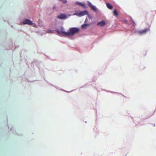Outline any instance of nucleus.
Segmentation results:
<instances>
[{
  "mask_svg": "<svg viewBox=\"0 0 156 156\" xmlns=\"http://www.w3.org/2000/svg\"><path fill=\"white\" fill-rule=\"evenodd\" d=\"M114 15L116 16H117L118 15V13L116 9L114 10L113 11Z\"/></svg>",
  "mask_w": 156,
  "mask_h": 156,
  "instance_id": "9",
  "label": "nucleus"
},
{
  "mask_svg": "<svg viewBox=\"0 0 156 156\" xmlns=\"http://www.w3.org/2000/svg\"><path fill=\"white\" fill-rule=\"evenodd\" d=\"M79 31V29L76 27H72L70 28L67 32L62 31L63 34L66 36H72L75 34L78 33Z\"/></svg>",
  "mask_w": 156,
  "mask_h": 156,
  "instance_id": "1",
  "label": "nucleus"
},
{
  "mask_svg": "<svg viewBox=\"0 0 156 156\" xmlns=\"http://www.w3.org/2000/svg\"><path fill=\"white\" fill-rule=\"evenodd\" d=\"M106 6L107 8L110 9H113V6L109 3L106 4Z\"/></svg>",
  "mask_w": 156,
  "mask_h": 156,
  "instance_id": "7",
  "label": "nucleus"
},
{
  "mask_svg": "<svg viewBox=\"0 0 156 156\" xmlns=\"http://www.w3.org/2000/svg\"><path fill=\"white\" fill-rule=\"evenodd\" d=\"M77 4L78 5H80L82 6H85V5L84 4L82 3L79 2H77Z\"/></svg>",
  "mask_w": 156,
  "mask_h": 156,
  "instance_id": "11",
  "label": "nucleus"
},
{
  "mask_svg": "<svg viewBox=\"0 0 156 156\" xmlns=\"http://www.w3.org/2000/svg\"><path fill=\"white\" fill-rule=\"evenodd\" d=\"M91 8L92 9L94 10V11H96V10H97V9L96 8V7L94 6V5H92L91 7Z\"/></svg>",
  "mask_w": 156,
  "mask_h": 156,
  "instance_id": "10",
  "label": "nucleus"
},
{
  "mask_svg": "<svg viewBox=\"0 0 156 156\" xmlns=\"http://www.w3.org/2000/svg\"><path fill=\"white\" fill-rule=\"evenodd\" d=\"M106 24V23L104 21H102L100 22H98L97 25L101 27L104 26Z\"/></svg>",
  "mask_w": 156,
  "mask_h": 156,
  "instance_id": "6",
  "label": "nucleus"
},
{
  "mask_svg": "<svg viewBox=\"0 0 156 156\" xmlns=\"http://www.w3.org/2000/svg\"><path fill=\"white\" fill-rule=\"evenodd\" d=\"M87 14H88V12L86 10H85L82 12H79L75 13L73 14V15H76L79 16H81Z\"/></svg>",
  "mask_w": 156,
  "mask_h": 156,
  "instance_id": "2",
  "label": "nucleus"
},
{
  "mask_svg": "<svg viewBox=\"0 0 156 156\" xmlns=\"http://www.w3.org/2000/svg\"><path fill=\"white\" fill-rule=\"evenodd\" d=\"M48 33H52V31L51 30H48Z\"/></svg>",
  "mask_w": 156,
  "mask_h": 156,
  "instance_id": "15",
  "label": "nucleus"
},
{
  "mask_svg": "<svg viewBox=\"0 0 156 156\" xmlns=\"http://www.w3.org/2000/svg\"><path fill=\"white\" fill-rule=\"evenodd\" d=\"M62 2L64 3H67V1L66 0H60Z\"/></svg>",
  "mask_w": 156,
  "mask_h": 156,
  "instance_id": "13",
  "label": "nucleus"
},
{
  "mask_svg": "<svg viewBox=\"0 0 156 156\" xmlns=\"http://www.w3.org/2000/svg\"><path fill=\"white\" fill-rule=\"evenodd\" d=\"M150 26H149V27L145 28L142 30H140L138 31V32L139 34H146L147 32L150 30Z\"/></svg>",
  "mask_w": 156,
  "mask_h": 156,
  "instance_id": "3",
  "label": "nucleus"
},
{
  "mask_svg": "<svg viewBox=\"0 0 156 156\" xmlns=\"http://www.w3.org/2000/svg\"><path fill=\"white\" fill-rule=\"evenodd\" d=\"M23 24H28V25H32L33 24V22L30 20L27 19H25L23 22Z\"/></svg>",
  "mask_w": 156,
  "mask_h": 156,
  "instance_id": "4",
  "label": "nucleus"
},
{
  "mask_svg": "<svg viewBox=\"0 0 156 156\" xmlns=\"http://www.w3.org/2000/svg\"><path fill=\"white\" fill-rule=\"evenodd\" d=\"M61 29H62V31H60L59 30H57V32L58 34H63V33L62 32V31H62V30H63V28H62Z\"/></svg>",
  "mask_w": 156,
  "mask_h": 156,
  "instance_id": "12",
  "label": "nucleus"
},
{
  "mask_svg": "<svg viewBox=\"0 0 156 156\" xmlns=\"http://www.w3.org/2000/svg\"><path fill=\"white\" fill-rule=\"evenodd\" d=\"M57 17L59 19H65L67 18L66 15L63 14H61L58 15L57 16Z\"/></svg>",
  "mask_w": 156,
  "mask_h": 156,
  "instance_id": "5",
  "label": "nucleus"
},
{
  "mask_svg": "<svg viewBox=\"0 0 156 156\" xmlns=\"http://www.w3.org/2000/svg\"><path fill=\"white\" fill-rule=\"evenodd\" d=\"M87 21V18L86 20H85V22H86Z\"/></svg>",
  "mask_w": 156,
  "mask_h": 156,
  "instance_id": "16",
  "label": "nucleus"
},
{
  "mask_svg": "<svg viewBox=\"0 0 156 156\" xmlns=\"http://www.w3.org/2000/svg\"><path fill=\"white\" fill-rule=\"evenodd\" d=\"M89 25L88 24H85L84 23L83 24V25H82L81 26V27L82 28H86L87 26H88Z\"/></svg>",
  "mask_w": 156,
  "mask_h": 156,
  "instance_id": "8",
  "label": "nucleus"
},
{
  "mask_svg": "<svg viewBox=\"0 0 156 156\" xmlns=\"http://www.w3.org/2000/svg\"><path fill=\"white\" fill-rule=\"evenodd\" d=\"M88 5L90 6V7L93 5L91 4V3L90 2H89L88 4Z\"/></svg>",
  "mask_w": 156,
  "mask_h": 156,
  "instance_id": "14",
  "label": "nucleus"
}]
</instances>
